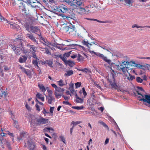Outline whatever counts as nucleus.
<instances>
[{"label": "nucleus", "instance_id": "1", "mask_svg": "<svg viewBox=\"0 0 150 150\" xmlns=\"http://www.w3.org/2000/svg\"><path fill=\"white\" fill-rule=\"evenodd\" d=\"M137 96L139 101H142L144 103H146L150 104V96L142 94L139 91H137L135 94Z\"/></svg>", "mask_w": 150, "mask_h": 150}, {"label": "nucleus", "instance_id": "2", "mask_svg": "<svg viewBox=\"0 0 150 150\" xmlns=\"http://www.w3.org/2000/svg\"><path fill=\"white\" fill-rule=\"evenodd\" d=\"M48 120L44 118L41 116L38 118H36L34 119H32L31 121L32 124L35 125H40L45 124L48 122Z\"/></svg>", "mask_w": 150, "mask_h": 150}, {"label": "nucleus", "instance_id": "3", "mask_svg": "<svg viewBox=\"0 0 150 150\" xmlns=\"http://www.w3.org/2000/svg\"><path fill=\"white\" fill-rule=\"evenodd\" d=\"M54 13L57 14L58 13H66L68 10V7L65 5L61 4L58 6L55 7L54 8Z\"/></svg>", "mask_w": 150, "mask_h": 150}, {"label": "nucleus", "instance_id": "4", "mask_svg": "<svg viewBox=\"0 0 150 150\" xmlns=\"http://www.w3.org/2000/svg\"><path fill=\"white\" fill-rule=\"evenodd\" d=\"M67 34L70 35H74L76 34V30L75 26L72 24L65 28Z\"/></svg>", "mask_w": 150, "mask_h": 150}, {"label": "nucleus", "instance_id": "5", "mask_svg": "<svg viewBox=\"0 0 150 150\" xmlns=\"http://www.w3.org/2000/svg\"><path fill=\"white\" fill-rule=\"evenodd\" d=\"M22 43L23 42L21 40L17 38L15 40L13 45L11 44L9 46L13 50H15L16 49V47L17 48L21 47L22 46Z\"/></svg>", "mask_w": 150, "mask_h": 150}, {"label": "nucleus", "instance_id": "6", "mask_svg": "<svg viewBox=\"0 0 150 150\" xmlns=\"http://www.w3.org/2000/svg\"><path fill=\"white\" fill-rule=\"evenodd\" d=\"M110 74L112 76V79H113V82L111 81L110 80H109L108 79V80L110 84L112 87L115 89H117L118 88V86L115 83V79H114V77L115 75V74L113 70H112L110 72Z\"/></svg>", "mask_w": 150, "mask_h": 150}, {"label": "nucleus", "instance_id": "7", "mask_svg": "<svg viewBox=\"0 0 150 150\" xmlns=\"http://www.w3.org/2000/svg\"><path fill=\"white\" fill-rule=\"evenodd\" d=\"M91 53H93L97 56L101 58L103 60L107 62L109 64H110L111 61L110 60L108 59L107 57L104 56L103 54H100L98 52H96L94 51H92L91 52Z\"/></svg>", "mask_w": 150, "mask_h": 150}, {"label": "nucleus", "instance_id": "8", "mask_svg": "<svg viewBox=\"0 0 150 150\" xmlns=\"http://www.w3.org/2000/svg\"><path fill=\"white\" fill-rule=\"evenodd\" d=\"M30 30L32 33H35L39 36H41L40 30L38 27L31 26H30Z\"/></svg>", "mask_w": 150, "mask_h": 150}, {"label": "nucleus", "instance_id": "9", "mask_svg": "<svg viewBox=\"0 0 150 150\" xmlns=\"http://www.w3.org/2000/svg\"><path fill=\"white\" fill-rule=\"evenodd\" d=\"M25 2L30 5L32 7L34 8L37 6V3H38V1L36 0H26Z\"/></svg>", "mask_w": 150, "mask_h": 150}, {"label": "nucleus", "instance_id": "10", "mask_svg": "<svg viewBox=\"0 0 150 150\" xmlns=\"http://www.w3.org/2000/svg\"><path fill=\"white\" fill-rule=\"evenodd\" d=\"M74 6L76 8H78L80 6L83 5L84 0H74Z\"/></svg>", "mask_w": 150, "mask_h": 150}, {"label": "nucleus", "instance_id": "11", "mask_svg": "<svg viewBox=\"0 0 150 150\" xmlns=\"http://www.w3.org/2000/svg\"><path fill=\"white\" fill-rule=\"evenodd\" d=\"M26 146L29 149V150H34V144L31 141H28L27 144L25 145V147Z\"/></svg>", "mask_w": 150, "mask_h": 150}, {"label": "nucleus", "instance_id": "12", "mask_svg": "<svg viewBox=\"0 0 150 150\" xmlns=\"http://www.w3.org/2000/svg\"><path fill=\"white\" fill-rule=\"evenodd\" d=\"M6 22L9 23L10 25V27L11 28L15 29L16 30L19 29L20 28V27L17 24L13 23L12 22H10L7 20H6Z\"/></svg>", "mask_w": 150, "mask_h": 150}, {"label": "nucleus", "instance_id": "13", "mask_svg": "<svg viewBox=\"0 0 150 150\" xmlns=\"http://www.w3.org/2000/svg\"><path fill=\"white\" fill-rule=\"evenodd\" d=\"M28 48L30 49V52H31V53L33 52H35L37 51V48L34 45H28Z\"/></svg>", "mask_w": 150, "mask_h": 150}, {"label": "nucleus", "instance_id": "14", "mask_svg": "<svg viewBox=\"0 0 150 150\" xmlns=\"http://www.w3.org/2000/svg\"><path fill=\"white\" fill-rule=\"evenodd\" d=\"M26 37L30 39L32 41L37 42V40L32 34H27L26 35Z\"/></svg>", "mask_w": 150, "mask_h": 150}, {"label": "nucleus", "instance_id": "15", "mask_svg": "<svg viewBox=\"0 0 150 150\" xmlns=\"http://www.w3.org/2000/svg\"><path fill=\"white\" fill-rule=\"evenodd\" d=\"M54 131V129L51 127H45L43 129V132H47L52 133Z\"/></svg>", "mask_w": 150, "mask_h": 150}, {"label": "nucleus", "instance_id": "16", "mask_svg": "<svg viewBox=\"0 0 150 150\" xmlns=\"http://www.w3.org/2000/svg\"><path fill=\"white\" fill-rule=\"evenodd\" d=\"M1 144H6L8 148L9 149H11V146L10 145V143L7 140H6V139H2V140H1Z\"/></svg>", "mask_w": 150, "mask_h": 150}, {"label": "nucleus", "instance_id": "17", "mask_svg": "<svg viewBox=\"0 0 150 150\" xmlns=\"http://www.w3.org/2000/svg\"><path fill=\"white\" fill-rule=\"evenodd\" d=\"M40 50L43 52L44 53L49 55L51 54V52L47 48L45 47V48H41Z\"/></svg>", "mask_w": 150, "mask_h": 150}, {"label": "nucleus", "instance_id": "18", "mask_svg": "<svg viewBox=\"0 0 150 150\" xmlns=\"http://www.w3.org/2000/svg\"><path fill=\"white\" fill-rule=\"evenodd\" d=\"M62 1L64 2H66L68 5L71 6H74V0H63Z\"/></svg>", "mask_w": 150, "mask_h": 150}, {"label": "nucleus", "instance_id": "19", "mask_svg": "<svg viewBox=\"0 0 150 150\" xmlns=\"http://www.w3.org/2000/svg\"><path fill=\"white\" fill-rule=\"evenodd\" d=\"M85 19L88 20L89 21H96L99 23H107V21H100V20H99L98 19H94V18H85Z\"/></svg>", "mask_w": 150, "mask_h": 150}, {"label": "nucleus", "instance_id": "20", "mask_svg": "<svg viewBox=\"0 0 150 150\" xmlns=\"http://www.w3.org/2000/svg\"><path fill=\"white\" fill-rule=\"evenodd\" d=\"M38 87L42 92H45L46 91V88H45L43 84L38 83Z\"/></svg>", "mask_w": 150, "mask_h": 150}, {"label": "nucleus", "instance_id": "21", "mask_svg": "<svg viewBox=\"0 0 150 150\" xmlns=\"http://www.w3.org/2000/svg\"><path fill=\"white\" fill-rule=\"evenodd\" d=\"M75 97L76 98V103H82L83 102V100L79 97L77 94H76Z\"/></svg>", "mask_w": 150, "mask_h": 150}, {"label": "nucleus", "instance_id": "22", "mask_svg": "<svg viewBox=\"0 0 150 150\" xmlns=\"http://www.w3.org/2000/svg\"><path fill=\"white\" fill-rule=\"evenodd\" d=\"M27 58L25 56H23L22 57H20L19 62L20 63H23L25 62L27 60Z\"/></svg>", "mask_w": 150, "mask_h": 150}, {"label": "nucleus", "instance_id": "23", "mask_svg": "<svg viewBox=\"0 0 150 150\" xmlns=\"http://www.w3.org/2000/svg\"><path fill=\"white\" fill-rule=\"evenodd\" d=\"M48 103L49 104H51L52 101L54 100V98L52 96H49L47 98Z\"/></svg>", "mask_w": 150, "mask_h": 150}, {"label": "nucleus", "instance_id": "24", "mask_svg": "<svg viewBox=\"0 0 150 150\" xmlns=\"http://www.w3.org/2000/svg\"><path fill=\"white\" fill-rule=\"evenodd\" d=\"M120 66L121 67H120V68H119V69L120 70L121 69L124 74H125L126 72L127 71L129 67H124L122 65H121Z\"/></svg>", "mask_w": 150, "mask_h": 150}, {"label": "nucleus", "instance_id": "25", "mask_svg": "<svg viewBox=\"0 0 150 150\" xmlns=\"http://www.w3.org/2000/svg\"><path fill=\"white\" fill-rule=\"evenodd\" d=\"M27 135H28L27 133L23 132L21 134L20 137H18V139L19 140L22 139L23 137H25Z\"/></svg>", "mask_w": 150, "mask_h": 150}, {"label": "nucleus", "instance_id": "26", "mask_svg": "<svg viewBox=\"0 0 150 150\" xmlns=\"http://www.w3.org/2000/svg\"><path fill=\"white\" fill-rule=\"evenodd\" d=\"M31 25H30L28 23H25L24 25V27L26 30L30 32V26Z\"/></svg>", "mask_w": 150, "mask_h": 150}, {"label": "nucleus", "instance_id": "27", "mask_svg": "<svg viewBox=\"0 0 150 150\" xmlns=\"http://www.w3.org/2000/svg\"><path fill=\"white\" fill-rule=\"evenodd\" d=\"M132 28H150V26H140L137 25V24H134L132 26Z\"/></svg>", "mask_w": 150, "mask_h": 150}, {"label": "nucleus", "instance_id": "28", "mask_svg": "<svg viewBox=\"0 0 150 150\" xmlns=\"http://www.w3.org/2000/svg\"><path fill=\"white\" fill-rule=\"evenodd\" d=\"M73 71L72 70H69L66 71V73L64 74V76H69L73 74Z\"/></svg>", "mask_w": 150, "mask_h": 150}, {"label": "nucleus", "instance_id": "29", "mask_svg": "<svg viewBox=\"0 0 150 150\" xmlns=\"http://www.w3.org/2000/svg\"><path fill=\"white\" fill-rule=\"evenodd\" d=\"M14 50L17 55H20L22 52V49L20 48H17V47H16V49Z\"/></svg>", "mask_w": 150, "mask_h": 150}, {"label": "nucleus", "instance_id": "30", "mask_svg": "<svg viewBox=\"0 0 150 150\" xmlns=\"http://www.w3.org/2000/svg\"><path fill=\"white\" fill-rule=\"evenodd\" d=\"M84 58L80 54H78L77 56V60L79 62H82L84 60Z\"/></svg>", "mask_w": 150, "mask_h": 150}, {"label": "nucleus", "instance_id": "31", "mask_svg": "<svg viewBox=\"0 0 150 150\" xmlns=\"http://www.w3.org/2000/svg\"><path fill=\"white\" fill-rule=\"evenodd\" d=\"M20 5L19 6L20 10V11H24L25 10V6L23 4L22 2L20 3Z\"/></svg>", "mask_w": 150, "mask_h": 150}, {"label": "nucleus", "instance_id": "32", "mask_svg": "<svg viewBox=\"0 0 150 150\" xmlns=\"http://www.w3.org/2000/svg\"><path fill=\"white\" fill-rule=\"evenodd\" d=\"M55 91L56 92L60 93H62L64 91V88H62L60 87H58L55 90Z\"/></svg>", "mask_w": 150, "mask_h": 150}, {"label": "nucleus", "instance_id": "33", "mask_svg": "<svg viewBox=\"0 0 150 150\" xmlns=\"http://www.w3.org/2000/svg\"><path fill=\"white\" fill-rule=\"evenodd\" d=\"M37 98L39 99H40L42 101H44V98L43 97H42V95L40 93H38L36 95Z\"/></svg>", "mask_w": 150, "mask_h": 150}, {"label": "nucleus", "instance_id": "34", "mask_svg": "<svg viewBox=\"0 0 150 150\" xmlns=\"http://www.w3.org/2000/svg\"><path fill=\"white\" fill-rule=\"evenodd\" d=\"M39 60L36 59L32 61V63L35 66H36L39 69V67L38 66V61Z\"/></svg>", "mask_w": 150, "mask_h": 150}, {"label": "nucleus", "instance_id": "35", "mask_svg": "<svg viewBox=\"0 0 150 150\" xmlns=\"http://www.w3.org/2000/svg\"><path fill=\"white\" fill-rule=\"evenodd\" d=\"M81 42L83 45L86 46L88 48L90 47L89 43L88 41L83 40Z\"/></svg>", "mask_w": 150, "mask_h": 150}, {"label": "nucleus", "instance_id": "36", "mask_svg": "<svg viewBox=\"0 0 150 150\" xmlns=\"http://www.w3.org/2000/svg\"><path fill=\"white\" fill-rule=\"evenodd\" d=\"M72 108L76 110H82L83 108V106L82 105L80 106H73L72 107Z\"/></svg>", "mask_w": 150, "mask_h": 150}, {"label": "nucleus", "instance_id": "37", "mask_svg": "<svg viewBox=\"0 0 150 150\" xmlns=\"http://www.w3.org/2000/svg\"><path fill=\"white\" fill-rule=\"evenodd\" d=\"M98 123L102 125L104 127L109 129V127L104 122L100 120L98 121Z\"/></svg>", "mask_w": 150, "mask_h": 150}, {"label": "nucleus", "instance_id": "38", "mask_svg": "<svg viewBox=\"0 0 150 150\" xmlns=\"http://www.w3.org/2000/svg\"><path fill=\"white\" fill-rule=\"evenodd\" d=\"M129 76L127 77V79L129 81H132L135 79L134 76H132V75H129Z\"/></svg>", "mask_w": 150, "mask_h": 150}, {"label": "nucleus", "instance_id": "39", "mask_svg": "<svg viewBox=\"0 0 150 150\" xmlns=\"http://www.w3.org/2000/svg\"><path fill=\"white\" fill-rule=\"evenodd\" d=\"M61 94L62 93H60L55 91L54 95L57 98H58L61 97Z\"/></svg>", "mask_w": 150, "mask_h": 150}, {"label": "nucleus", "instance_id": "40", "mask_svg": "<svg viewBox=\"0 0 150 150\" xmlns=\"http://www.w3.org/2000/svg\"><path fill=\"white\" fill-rule=\"evenodd\" d=\"M58 85L60 86H63L65 85L64 83L63 82L62 80L60 79L59 81H57Z\"/></svg>", "mask_w": 150, "mask_h": 150}, {"label": "nucleus", "instance_id": "41", "mask_svg": "<svg viewBox=\"0 0 150 150\" xmlns=\"http://www.w3.org/2000/svg\"><path fill=\"white\" fill-rule=\"evenodd\" d=\"M25 74L28 76L29 78H31L32 77V76L29 70L28 69V70H27V71H26Z\"/></svg>", "mask_w": 150, "mask_h": 150}, {"label": "nucleus", "instance_id": "42", "mask_svg": "<svg viewBox=\"0 0 150 150\" xmlns=\"http://www.w3.org/2000/svg\"><path fill=\"white\" fill-rule=\"evenodd\" d=\"M70 45L72 48L75 49H77V46H80V45L76 44H72Z\"/></svg>", "mask_w": 150, "mask_h": 150}, {"label": "nucleus", "instance_id": "43", "mask_svg": "<svg viewBox=\"0 0 150 150\" xmlns=\"http://www.w3.org/2000/svg\"><path fill=\"white\" fill-rule=\"evenodd\" d=\"M136 81L138 83H142L143 81L142 79H141L139 77H137L136 78Z\"/></svg>", "mask_w": 150, "mask_h": 150}, {"label": "nucleus", "instance_id": "44", "mask_svg": "<svg viewBox=\"0 0 150 150\" xmlns=\"http://www.w3.org/2000/svg\"><path fill=\"white\" fill-rule=\"evenodd\" d=\"M69 90L71 93L72 94V95H75L76 94V91L74 90V88H72L69 89Z\"/></svg>", "mask_w": 150, "mask_h": 150}, {"label": "nucleus", "instance_id": "45", "mask_svg": "<svg viewBox=\"0 0 150 150\" xmlns=\"http://www.w3.org/2000/svg\"><path fill=\"white\" fill-rule=\"evenodd\" d=\"M47 64L50 67H52V62L50 60H47Z\"/></svg>", "mask_w": 150, "mask_h": 150}, {"label": "nucleus", "instance_id": "46", "mask_svg": "<svg viewBox=\"0 0 150 150\" xmlns=\"http://www.w3.org/2000/svg\"><path fill=\"white\" fill-rule=\"evenodd\" d=\"M44 42L45 43H43V45H46L48 47L49 45H51V43L48 41L47 40H44Z\"/></svg>", "mask_w": 150, "mask_h": 150}, {"label": "nucleus", "instance_id": "47", "mask_svg": "<svg viewBox=\"0 0 150 150\" xmlns=\"http://www.w3.org/2000/svg\"><path fill=\"white\" fill-rule=\"evenodd\" d=\"M81 11L84 12L85 13H87L89 12V10H87L85 8H81Z\"/></svg>", "mask_w": 150, "mask_h": 150}, {"label": "nucleus", "instance_id": "48", "mask_svg": "<svg viewBox=\"0 0 150 150\" xmlns=\"http://www.w3.org/2000/svg\"><path fill=\"white\" fill-rule=\"evenodd\" d=\"M47 89V92L49 93V96H52V91L50 90L49 89L48 87H47L46 88V90Z\"/></svg>", "mask_w": 150, "mask_h": 150}, {"label": "nucleus", "instance_id": "49", "mask_svg": "<svg viewBox=\"0 0 150 150\" xmlns=\"http://www.w3.org/2000/svg\"><path fill=\"white\" fill-rule=\"evenodd\" d=\"M81 83L80 82H77L76 83H75V85L76 86V88H78L79 87L81 86Z\"/></svg>", "mask_w": 150, "mask_h": 150}, {"label": "nucleus", "instance_id": "50", "mask_svg": "<svg viewBox=\"0 0 150 150\" xmlns=\"http://www.w3.org/2000/svg\"><path fill=\"white\" fill-rule=\"evenodd\" d=\"M80 123H81L80 121L74 122L73 121L71 122V124H73V125H74V127L75 125L79 124Z\"/></svg>", "mask_w": 150, "mask_h": 150}, {"label": "nucleus", "instance_id": "51", "mask_svg": "<svg viewBox=\"0 0 150 150\" xmlns=\"http://www.w3.org/2000/svg\"><path fill=\"white\" fill-rule=\"evenodd\" d=\"M59 137L61 141H62L65 144V140L64 136L62 135H61L59 136Z\"/></svg>", "mask_w": 150, "mask_h": 150}, {"label": "nucleus", "instance_id": "52", "mask_svg": "<svg viewBox=\"0 0 150 150\" xmlns=\"http://www.w3.org/2000/svg\"><path fill=\"white\" fill-rule=\"evenodd\" d=\"M35 52H33L32 53V57L34 58H35V59H38L39 60V59H38L37 57L36 56V54L35 53Z\"/></svg>", "mask_w": 150, "mask_h": 150}, {"label": "nucleus", "instance_id": "53", "mask_svg": "<svg viewBox=\"0 0 150 150\" xmlns=\"http://www.w3.org/2000/svg\"><path fill=\"white\" fill-rule=\"evenodd\" d=\"M71 51H70L69 52L66 53L64 54V56L65 57H69L70 56V55L71 53Z\"/></svg>", "mask_w": 150, "mask_h": 150}, {"label": "nucleus", "instance_id": "54", "mask_svg": "<svg viewBox=\"0 0 150 150\" xmlns=\"http://www.w3.org/2000/svg\"><path fill=\"white\" fill-rule=\"evenodd\" d=\"M82 92L84 97L87 95V93L85 90V88L84 87L82 88Z\"/></svg>", "mask_w": 150, "mask_h": 150}, {"label": "nucleus", "instance_id": "55", "mask_svg": "<svg viewBox=\"0 0 150 150\" xmlns=\"http://www.w3.org/2000/svg\"><path fill=\"white\" fill-rule=\"evenodd\" d=\"M125 3L127 4L130 5L132 0H124Z\"/></svg>", "mask_w": 150, "mask_h": 150}, {"label": "nucleus", "instance_id": "56", "mask_svg": "<svg viewBox=\"0 0 150 150\" xmlns=\"http://www.w3.org/2000/svg\"><path fill=\"white\" fill-rule=\"evenodd\" d=\"M98 46H99L101 48H102L103 49L106 50L108 48V47H107L106 46H101L99 45H97Z\"/></svg>", "mask_w": 150, "mask_h": 150}, {"label": "nucleus", "instance_id": "57", "mask_svg": "<svg viewBox=\"0 0 150 150\" xmlns=\"http://www.w3.org/2000/svg\"><path fill=\"white\" fill-rule=\"evenodd\" d=\"M54 107H50V112L52 114L53 112V111L54 109Z\"/></svg>", "mask_w": 150, "mask_h": 150}, {"label": "nucleus", "instance_id": "58", "mask_svg": "<svg viewBox=\"0 0 150 150\" xmlns=\"http://www.w3.org/2000/svg\"><path fill=\"white\" fill-rule=\"evenodd\" d=\"M63 103L64 104H66L67 105H71V104L68 101H64L63 102Z\"/></svg>", "mask_w": 150, "mask_h": 150}, {"label": "nucleus", "instance_id": "59", "mask_svg": "<svg viewBox=\"0 0 150 150\" xmlns=\"http://www.w3.org/2000/svg\"><path fill=\"white\" fill-rule=\"evenodd\" d=\"M25 107H26V108L27 109V110H31V108L29 106H28V105L27 104V103H25Z\"/></svg>", "mask_w": 150, "mask_h": 150}, {"label": "nucleus", "instance_id": "60", "mask_svg": "<svg viewBox=\"0 0 150 150\" xmlns=\"http://www.w3.org/2000/svg\"><path fill=\"white\" fill-rule=\"evenodd\" d=\"M136 67L141 69H143V67H144V66L143 65H141L140 64H137V65Z\"/></svg>", "mask_w": 150, "mask_h": 150}, {"label": "nucleus", "instance_id": "61", "mask_svg": "<svg viewBox=\"0 0 150 150\" xmlns=\"http://www.w3.org/2000/svg\"><path fill=\"white\" fill-rule=\"evenodd\" d=\"M88 70V69L86 68H85L84 69H82L81 71L84 72L86 73H87Z\"/></svg>", "mask_w": 150, "mask_h": 150}, {"label": "nucleus", "instance_id": "62", "mask_svg": "<svg viewBox=\"0 0 150 150\" xmlns=\"http://www.w3.org/2000/svg\"><path fill=\"white\" fill-rule=\"evenodd\" d=\"M131 71H132V69H129L128 68V69L127 70V72L129 74V75L131 74Z\"/></svg>", "mask_w": 150, "mask_h": 150}, {"label": "nucleus", "instance_id": "63", "mask_svg": "<svg viewBox=\"0 0 150 150\" xmlns=\"http://www.w3.org/2000/svg\"><path fill=\"white\" fill-rule=\"evenodd\" d=\"M47 62V60L44 61H40V62L41 63L42 65L46 64Z\"/></svg>", "mask_w": 150, "mask_h": 150}, {"label": "nucleus", "instance_id": "64", "mask_svg": "<svg viewBox=\"0 0 150 150\" xmlns=\"http://www.w3.org/2000/svg\"><path fill=\"white\" fill-rule=\"evenodd\" d=\"M42 113L45 115L46 114L49 113V112H47L45 108L43 109V111H42Z\"/></svg>", "mask_w": 150, "mask_h": 150}]
</instances>
